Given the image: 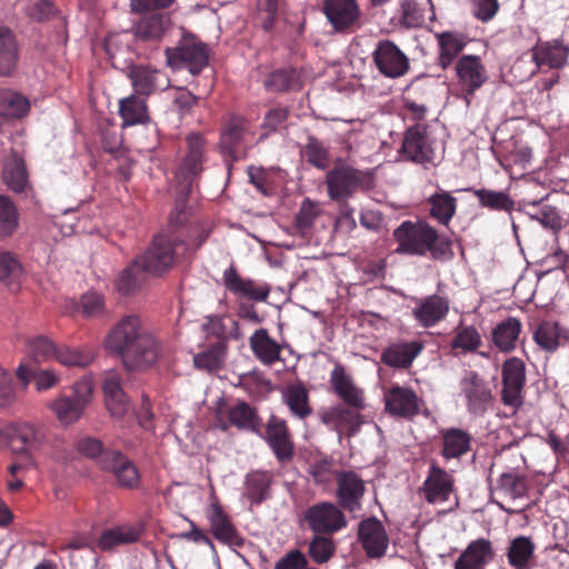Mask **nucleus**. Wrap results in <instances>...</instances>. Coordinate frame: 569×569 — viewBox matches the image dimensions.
I'll return each instance as SVG.
<instances>
[{
    "instance_id": "1",
    "label": "nucleus",
    "mask_w": 569,
    "mask_h": 569,
    "mask_svg": "<svg viewBox=\"0 0 569 569\" xmlns=\"http://www.w3.org/2000/svg\"><path fill=\"white\" fill-rule=\"evenodd\" d=\"M209 231L197 219H192L191 209L176 202L169 216L167 230L158 233L138 262L151 274L160 276L180 260L193 254L207 240Z\"/></svg>"
},
{
    "instance_id": "2",
    "label": "nucleus",
    "mask_w": 569,
    "mask_h": 569,
    "mask_svg": "<svg viewBox=\"0 0 569 569\" xmlns=\"http://www.w3.org/2000/svg\"><path fill=\"white\" fill-rule=\"evenodd\" d=\"M104 346L119 356L129 370L151 368L161 353L160 341L136 315L121 318L109 331Z\"/></svg>"
},
{
    "instance_id": "3",
    "label": "nucleus",
    "mask_w": 569,
    "mask_h": 569,
    "mask_svg": "<svg viewBox=\"0 0 569 569\" xmlns=\"http://www.w3.org/2000/svg\"><path fill=\"white\" fill-rule=\"evenodd\" d=\"M397 242L395 252L416 257H430L435 260H445L453 256L452 240L440 233L427 220H405L392 232Z\"/></svg>"
},
{
    "instance_id": "4",
    "label": "nucleus",
    "mask_w": 569,
    "mask_h": 569,
    "mask_svg": "<svg viewBox=\"0 0 569 569\" xmlns=\"http://www.w3.org/2000/svg\"><path fill=\"white\" fill-rule=\"evenodd\" d=\"M208 158V143L199 132H190L184 138V147L181 149L174 178L180 187L177 202L187 206V196L193 183L200 178Z\"/></svg>"
},
{
    "instance_id": "5",
    "label": "nucleus",
    "mask_w": 569,
    "mask_h": 569,
    "mask_svg": "<svg viewBox=\"0 0 569 569\" xmlns=\"http://www.w3.org/2000/svg\"><path fill=\"white\" fill-rule=\"evenodd\" d=\"M326 186L331 200L346 201L358 191L373 188L372 174L347 163L337 162L326 174Z\"/></svg>"
},
{
    "instance_id": "6",
    "label": "nucleus",
    "mask_w": 569,
    "mask_h": 569,
    "mask_svg": "<svg viewBox=\"0 0 569 569\" xmlns=\"http://www.w3.org/2000/svg\"><path fill=\"white\" fill-rule=\"evenodd\" d=\"M399 154L403 160L427 167L435 164L436 140L430 126L417 122L406 129Z\"/></svg>"
},
{
    "instance_id": "7",
    "label": "nucleus",
    "mask_w": 569,
    "mask_h": 569,
    "mask_svg": "<svg viewBox=\"0 0 569 569\" xmlns=\"http://www.w3.org/2000/svg\"><path fill=\"white\" fill-rule=\"evenodd\" d=\"M92 382L83 378L73 383L69 393H62L50 402L49 408L61 425L69 426L77 422L91 401Z\"/></svg>"
},
{
    "instance_id": "8",
    "label": "nucleus",
    "mask_w": 569,
    "mask_h": 569,
    "mask_svg": "<svg viewBox=\"0 0 569 569\" xmlns=\"http://www.w3.org/2000/svg\"><path fill=\"white\" fill-rule=\"evenodd\" d=\"M173 22L171 16L164 12H151L141 16L133 24L136 43L144 49L158 50L172 31Z\"/></svg>"
},
{
    "instance_id": "9",
    "label": "nucleus",
    "mask_w": 569,
    "mask_h": 569,
    "mask_svg": "<svg viewBox=\"0 0 569 569\" xmlns=\"http://www.w3.org/2000/svg\"><path fill=\"white\" fill-rule=\"evenodd\" d=\"M167 62L176 69L186 68L193 76L199 74L209 61L208 47L194 38H186L177 48H166Z\"/></svg>"
},
{
    "instance_id": "10",
    "label": "nucleus",
    "mask_w": 569,
    "mask_h": 569,
    "mask_svg": "<svg viewBox=\"0 0 569 569\" xmlns=\"http://www.w3.org/2000/svg\"><path fill=\"white\" fill-rule=\"evenodd\" d=\"M365 408H356L337 403L335 406L321 409L319 412L320 421L329 429L336 431L341 439L355 437L365 423V417L361 411Z\"/></svg>"
},
{
    "instance_id": "11",
    "label": "nucleus",
    "mask_w": 569,
    "mask_h": 569,
    "mask_svg": "<svg viewBox=\"0 0 569 569\" xmlns=\"http://www.w3.org/2000/svg\"><path fill=\"white\" fill-rule=\"evenodd\" d=\"M303 519L311 531L320 535H333L348 525L341 508L329 501H321L308 507Z\"/></svg>"
},
{
    "instance_id": "12",
    "label": "nucleus",
    "mask_w": 569,
    "mask_h": 569,
    "mask_svg": "<svg viewBox=\"0 0 569 569\" xmlns=\"http://www.w3.org/2000/svg\"><path fill=\"white\" fill-rule=\"evenodd\" d=\"M224 288L241 302H264L271 291L270 284L242 277L234 264H230L222 274Z\"/></svg>"
},
{
    "instance_id": "13",
    "label": "nucleus",
    "mask_w": 569,
    "mask_h": 569,
    "mask_svg": "<svg viewBox=\"0 0 569 569\" xmlns=\"http://www.w3.org/2000/svg\"><path fill=\"white\" fill-rule=\"evenodd\" d=\"M460 392L466 399V407L473 416H483L492 405L493 395L490 383L477 371H466L460 382Z\"/></svg>"
},
{
    "instance_id": "14",
    "label": "nucleus",
    "mask_w": 569,
    "mask_h": 569,
    "mask_svg": "<svg viewBox=\"0 0 569 569\" xmlns=\"http://www.w3.org/2000/svg\"><path fill=\"white\" fill-rule=\"evenodd\" d=\"M371 56L375 67L386 78L398 79L410 70L408 56L391 40L378 41Z\"/></svg>"
},
{
    "instance_id": "15",
    "label": "nucleus",
    "mask_w": 569,
    "mask_h": 569,
    "mask_svg": "<svg viewBox=\"0 0 569 569\" xmlns=\"http://www.w3.org/2000/svg\"><path fill=\"white\" fill-rule=\"evenodd\" d=\"M266 443L281 465L290 462L296 452L292 433L287 421L276 415H271L266 423L264 433L261 435Z\"/></svg>"
},
{
    "instance_id": "16",
    "label": "nucleus",
    "mask_w": 569,
    "mask_h": 569,
    "mask_svg": "<svg viewBox=\"0 0 569 569\" xmlns=\"http://www.w3.org/2000/svg\"><path fill=\"white\" fill-rule=\"evenodd\" d=\"M455 490V478L436 461L429 465L428 473L419 489L420 495L430 505L443 503Z\"/></svg>"
},
{
    "instance_id": "17",
    "label": "nucleus",
    "mask_w": 569,
    "mask_h": 569,
    "mask_svg": "<svg viewBox=\"0 0 569 569\" xmlns=\"http://www.w3.org/2000/svg\"><path fill=\"white\" fill-rule=\"evenodd\" d=\"M457 84L466 96H473L489 79L486 66L479 56L463 54L456 64Z\"/></svg>"
},
{
    "instance_id": "18",
    "label": "nucleus",
    "mask_w": 569,
    "mask_h": 569,
    "mask_svg": "<svg viewBox=\"0 0 569 569\" xmlns=\"http://www.w3.org/2000/svg\"><path fill=\"white\" fill-rule=\"evenodd\" d=\"M336 483L339 507L348 512L359 511L366 492L363 479L352 470H341L336 475Z\"/></svg>"
},
{
    "instance_id": "19",
    "label": "nucleus",
    "mask_w": 569,
    "mask_h": 569,
    "mask_svg": "<svg viewBox=\"0 0 569 569\" xmlns=\"http://www.w3.org/2000/svg\"><path fill=\"white\" fill-rule=\"evenodd\" d=\"M501 376V399L503 403L511 407H519L522 402L521 393L526 383L525 362L517 357L507 359L502 365Z\"/></svg>"
},
{
    "instance_id": "20",
    "label": "nucleus",
    "mask_w": 569,
    "mask_h": 569,
    "mask_svg": "<svg viewBox=\"0 0 569 569\" xmlns=\"http://www.w3.org/2000/svg\"><path fill=\"white\" fill-rule=\"evenodd\" d=\"M385 406L391 416L412 420L420 413L423 400L411 388L392 386L385 395Z\"/></svg>"
},
{
    "instance_id": "21",
    "label": "nucleus",
    "mask_w": 569,
    "mask_h": 569,
    "mask_svg": "<svg viewBox=\"0 0 569 569\" xmlns=\"http://www.w3.org/2000/svg\"><path fill=\"white\" fill-rule=\"evenodd\" d=\"M568 57L569 47H567L561 40H538V42L531 48V58L536 67L525 77H532L543 67L556 70L562 69L568 63Z\"/></svg>"
},
{
    "instance_id": "22",
    "label": "nucleus",
    "mask_w": 569,
    "mask_h": 569,
    "mask_svg": "<svg viewBox=\"0 0 569 569\" xmlns=\"http://www.w3.org/2000/svg\"><path fill=\"white\" fill-rule=\"evenodd\" d=\"M450 310V300L438 293L417 298L411 315L423 328H431L443 321Z\"/></svg>"
},
{
    "instance_id": "23",
    "label": "nucleus",
    "mask_w": 569,
    "mask_h": 569,
    "mask_svg": "<svg viewBox=\"0 0 569 569\" xmlns=\"http://www.w3.org/2000/svg\"><path fill=\"white\" fill-rule=\"evenodd\" d=\"M207 520L210 526V533L219 542L234 548H242L244 546V538L219 502L211 503L207 512Z\"/></svg>"
},
{
    "instance_id": "24",
    "label": "nucleus",
    "mask_w": 569,
    "mask_h": 569,
    "mask_svg": "<svg viewBox=\"0 0 569 569\" xmlns=\"http://www.w3.org/2000/svg\"><path fill=\"white\" fill-rule=\"evenodd\" d=\"M358 539L369 558L385 556L389 538L382 522L376 517L361 520L358 525Z\"/></svg>"
},
{
    "instance_id": "25",
    "label": "nucleus",
    "mask_w": 569,
    "mask_h": 569,
    "mask_svg": "<svg viewBox=\"0 0 569 569\" xmlns=\"http://www.w3.org/2000/svg\"><path fill=\"white\" fill-rule=\"evenodd\" d=\"M128 77L134 93L144 98L158 90H166L170 86L169 78L162 71L148 66H131Z\"/></svg>"
},
{
    "instance_id": "26",
    "label": "nucleus",
    "mask_w": 569,
    "mask_h": 569,
    "mask_svg": "<svg viewBox=\"0 0 569 569\" xmlns=\"http://www.w3.org/2000/svg\"><path fill=\"white\" fill-rule=\"evenodd\" d=\"M423 349L425 343L419 340L396 341L382 350L380 360L387 367L406 370L412 366Z\"/></svg>"
},
{
    "instance_id": "27",
    "label": "nucleus",
    "mask_w": 569,
    "mask_h": 569,
    "mask_svg": "<svg viewBox=\"0 0 569 569\" xmlns=\"http://www.w3.org/2000/svg\"><path fill=\"white\" fill-rule=\"evenodd\" d=\"M323 12L338 32L349 30L360 18V10L356 0H325Z\"/></svg>"
},
{
    "instance_id": "28",
    "label": "nucleus",
    "mask_w": 569,
    "mask_h": 569,
    "mask_svg": "<svg viewBox=\"0 0 569 569\" xmlns=\"http://www.w3.org/2000/svg\"><path fill=\"white\" fill-rule=\"evenodd\" d=\"M47 432L43 426L28 421H16L13 452L32 455L40 451L47 443Z\"/></svg>"
},
{
    "instance_id": "29",
    "label": "nucleus",
    "mask_w": 569,
    "mask_h": 569,
    "mask_svg": "<svg viewBox=\"0 0 569 569\" xmlns=\"http://www.w3.org/2000/svg\"><path fill=\"white\" fill-rule=\"evenodd\" d=\"M332 391L342 400V405L366 408L363 390L356 386L342 366H336L330 375Z\"/></svg>"
},
{
    "instance_id": "30",
    "label": "nucleus",
    "mask_w": 569,
    "mask_h": 569,
    "mask_svg": "<svg viewBox=\"0 0 569 569\" xmlns=\"http://www.w3.org/2000/svg\"><path fill=\"white\" fill-rule=\"evenodd\" d=\"M495 556L492 543L486 538L472 540L453 563L455 569H483Z\"/></svg>"
},
{
    "instance_id": "31",
    "label": "nucleus",
    "mask_w": 569,
    "mask_h": 569,
    "mask_svg": "<svg viewBox=\"0 0 569 569\" xmlns=\"http://www.w3.org/2000/svg\"><path fill=\"white\" fill-rule=\"evenodd\" d=\"M522 332V322L516 317H507L498 322L491 330L492 346L502 353H510L517 349Z\"/></svg>"
},
{
    "instance_id": "32",
    "label": "nucleus",
    "mask_w": 569,
    "mask_h": 569,
    "mask_svg": "<svg viewBox=\"0 0 569 569\" xmlns=\"http://www.w3.org/2000/svg\"><path fill=\"white\" fill-rule=\"evenodd\" d=\"M219 416H222V413L220 412ZM227 419L228 422H223L222 417H219L220 428L223 431H227L229 426H234L240 430L260 433L261 419L257 410L246 401H240L236 406L230 407L227 410Z\"/></svg>"
},
{
    "instance_id": "33",
    "label": "nucleus",
    "mask_w": 569,
    "mask_h": 569,
    "mask_svg": "<svg viewBox=\"0 0 569 569\" xmlns=\"http://www.w3.org/2000/svg\"><path fill=\"white\" fill-rule=\"evenodd\" d=\"M20 43L16 33L6 26H0V77H12L20 60Z\"/></svg>"
},
{
    "instance_id": "34",
    "label": "nucleus",
    "mask_w": 569,
    "mask_h": 569,
    "mask_svg": "<svg viewBox=\"0 0 569 569\" xmlns=\"http://www.w3.org/2000/svg\"><path fill=\"white\" fill-rule=\"evenodd\" d=\"M441 451L446 461L460 459L471 450V435L460 428H447L440 430Z\"/></svg>"
},
{
    "instance_id": "35",
    "label": "nucleus",
    "mask_w": 569,
    "mask_h": 569,
    "mask_svg": "<svg viewBox=\"0 0 569 569\" xmlns=\"http://www.w3.org/2000/svg\"><path fill=\"white\" fill-rule=\"evenodd\" d=\"M106 406L110 415L121 419L129 410V402L121 387V379L117 372H108L103 381Z\"/></svg>"
},
{
    "instance_id": "36",
    "label": "nucleus",
    "mask_w": 569,
    "mask_h": 569,
    "mask_svg": "<svg viewBox=\"0 0 569 569\" xmlns=\"http://www.w3.org/2000/svg\"><path fill=\"white\" fill-rule=\"evenodd\" d=\"M249 345L253 356L262 365L272 366L280 360L282 347L271 338L267 329L256 330L249 338Z\"/></svg>"
},
{
    "instance_id": "37",
    "label": "nucleus",
    "mask_w": 569,
    "mask_h": 569,
    "mask_svg": "<svg viewBox=\"0 0 569 569\" xmlns=\"http://www.w3.org/2000/svg\"><path fill=\"white\" fill-rule=\"evenodd\" d=\"M429 206L428 214L439 224L449 227L452 218L456 216L458 200L450 192L440 190L430 194L427 200Z\"/></svg>"
},
{
    "instance_id": "38",
    "label": "nucleus",
    "mask_w": 569,
    "mask_h": 569,
    "mask_svg": "<svg viewBox=\"0 0 569 569\" xmlns=\"http://www.w3.org/2000/svg\"><path fill=\"white\" fill-rule=\"evenodd\" d=\"M438 66L447 70L467 46L466 38L456 32H441L437 34Z\"/></svg>"
},
{
    "instance_id": "39",
    "label": "nucleus",
    "mask_w": 569,
    "mask_h": 569,
    "mask_svg": "<svg viewBox=\"0 0 569 569\" xmlns=\"http://www.w3.org/2000/svg\"><path fill=\"white\" fill-rule=\"evenodd\" d=\"M119 116L123 127L146 124L150 121L149 109L144 97L132 93L119 101Z\"/></svg>"
},
{
    "instance_id": "40",
    "label": "nucleus",
    "mask_w": 569,
    "mask_h": 569,
    "mask_svg": "<svg viewBox=\"0 0 569 569\" xmlns=\"http://www.w3.org/2000/svg\"><path fill=\"white\" fill-rule=\"evenodd\" d=\"M536 545L530 537L513 538L507 549L508 563L513 569H531L535 562Z\"/></svg>"
},
{
    "instance_id": "41",
    "label": "nucleus",
    "mask_w": 569,
    "mask_h": 569,
    "mask_svg": "<svg viewBox=\"0 0 569 569\" xmlns=\"http://www.w3.org/2000/svg\"><path fill=\"white\" fill-rule=\"evenodd\" d=\"M246 131V120L231 117L224 124L220 136V148L224 154L237 160L240 157V147Z\"/></svg>"
},
{
    "instance_id": "42",
    "label": "nucleus",
    "mask_w": 569,
    "mask_h": 569,
    "mask_svg": "<svg viewBox=\"0 0 569 569\" xmlns=\"http://www.w3.org/2000/svg\"><path fill=\"white\" fill-rule=\"evenodd\" d=\"M568 339V330L556 321H542L533 332V341L548 352H555Z\"/></svg>"
},
{
    "instance_id": "43",
    "label": "nucleus",
    "mask_w": 569,
    "mask_h": 569,
    "mask_svg": "<svg viewBox=\"0 0 569 569\" xmlns=\"http://www.w3.org/2000/svg\"><path fill=\"white\" fill-rule=\"evenodd\" d=\"M272 475L269 471L253 470L244 479L246 496L251 503L260 505L270 497Z\"/></svg>"
},
{
    "instance_id": "44",
    "label": "nucleus",
    "mask_w": 569,
    "mask_h": 569,
    "mask_svg": "<svg viewBox=\"0 0 569 569\" xmlns=\"http://www.w3.org/2000/svg\"><path fill=\"white\" fill-rule=\"evenodd\" d=\"M17 377L23 383L34 380L38 391H46L53 388L59 382L58 375L52 370H38L34 365L21 362L17 368Z\"/></svg>"
},
{
    "instance_id": "45",
    "label": "nucleus",
    "mask_w": 569,
    "mask_h": 569,
    "mask_svg": "<svg viewBox=\"0 0 569 569\" xmlns=\"http://www.w3.org/2000/svg\"><path fill=\"white\" fill-rule=\"evenodd\" d=\"M283 401L291 415L299 419H306L312 413V408L309 403V392L302 385L288 386L283 392Z\"/></svg>"
},
{
    "instance_id": "46",
    "label": "nucleus",
    "mask_w": 569,
    "mask_h": 569,
    "mask_svg": "<svg viewBox=\"0 0 569 569\" xmlns=\"http://www.w3.org/2000/svg\"><path fill=\"white\" fill-rule=\"evenodd\" d=\"M497 489L511 499L523 498L528 493L527 477L516 471L503 472L497 481Z\"/></svg>"
},
{
    "instance_id": "47",
    "label": "nucleus",
    "mask_w": 569,
    "mask_h": 569,
    "mask_svg": "<svg viewBox=\"0 0 569 569\" xmlns=\"http://www.w3.org/2000/svg\"><path fill=\"white\" fill-rule=\"evenodd\" d=\"M226 349V342L217 340L206 351L193 357L194 366L210 372L219 370L223 366Z\"/></svg>"
},
{
    "instance_id": "48",
    "label": "nucleus",
    "mask_w": 569,
    "mask_h": 569,
    "mask_svg": "<svg viewBox=\"0 0 569 569\" xmlns=\"http://www.w3.org/2000/svg\"><path fill=\"white\" fill-rule=\"evenodd\" d=\"M472 191L477 197L481 207L495 211L511 212L515 206L513 200L503 191H495L489 189H467Z\"/></svg>"
},
{
    "instance_id": "49",
    "label": "nucleus",
    "mask_w": 569,
    "mask_h": 569,
    "mask_svg": "<svg viewBox=\"0 0 569 569\" xmlns=\"http://www.w3.org/2000/svg\"><path fill=\"white\" fill-rule=\"evenodd\" d=\"M301 153L307 162L317 169L325 170L330 164L329 148L313 136H308Z\"/></svg>"
},
{
    "instance_id": "50",
    "label": "nucleus",
    "mask_w": 569,
    "mask_h": 569,
    "mask_svg": "<svg viewBox=\"0 0 569 569\" xmlns=\"http://www.w3.org/2000/svg\"><path fill=\"white\" fill-rule=\"evenodd\" d=\"M146 270L136 258L132 263L121 271L116 279V288L123 296L132 293L144 280Z\"/></svg>"
},
{
    "instance_id": "51",
    "label": "nucleus",
    "mask_w": 569,
    "mask_h": 569,
    "mask_svg": "<svg viewBox=\"0 0 569 569\" xmlns=\"http://www.w3.org/2000/svg\"><path fill=\"white\" fill-rule=\"evenodd\" d=\"M3 180L12 191H24L28 184V173L24 161L21 158L13 157L6 163Z\"/></svg>"
},
{
    "instance_id": "52",
    "label": "nucleus",
    "mask_w": 569,
    "mask_h": 569,
    "mask_svg": "<svg viewBox=\"0 0 569 569\" xmlns=\"http://www.w3.org/2000/svg\"><path fill=\"white\" fill-rule=\"evenodd\" d=\"M482 345L481 336L473 326H459L450 342L451 350H461L463 353L475 352Z\"/></svg>"
},
{
    "instance_id": "53",
    "label": "nucleus",
    "mask_w": 569,
    "mask_h": 569,
    "mask_svg": "<svg viewBox=\"0 0 569 569\" xmlns=\"http://www.w3.org/2000/svg\"><path fill=\"white\" fill-rule=\"evenodd\" d=\"M299 82V74L293 68H280L272 71L264 80V88L270 92H283L293 89Z\"/></svg>"
},
{
    "instance_id": "54",
    "label": "nucleus",
    "mask_w": 569,
    "mask_h": 569,
    "mask_svg": "<svg viewBox=\"0 0 569 569\" xmlns=\"http://www.w3.org/2000/svg\"><path fill=\"white\" fill-rule=\"evenodd\" d=\"M328 536L316 533L309 542L308 553L318 565L328 562L336 552L335 541Z\"/></svg>"
},
{
    "instance_id": "55",
    "label": "nucleus",
    "mask_w": 569,
    "mask_h": 569,
    "mask_svg": "<svg viewBox=\"0 0 569 569\" xmlns=\"http://www.w3.org/2000/svg\"><path fill=\"white\" fill-rule=\"evenodd\" d=\"M19 214L14 203L0 196V239L10 237L18 228Z\"/></svg>"
},
{
    "instance_id": "56",
    "label": "nucleus",
    "mask_w": 569,
    "mask_h": 569,
    "mask_svg": "<svg viewBox=\"0 0 569 569\" xmlns=\"http://www.w3.org/2000/svg\"><path fill=\"white\" fill-rule=\"evenodd\" d=\"M283 4L284 0H257V20L264 31L273 29Z\"/></svg>"
},
{
    "instance_id": "57",
    "label": "nucleus",
    "mask_w": 569,
    "mask_h": 569,
    "mask_svg": "<svg viewBox=\"0 0 569 569\" xmlns=\"http://www.w3.org/2000/svg\"><path fill=\"white\" fill-rule=\"evenodd\" d=\"M58 348L47 337L38 336L29 339L28 353L36 363L56 358Z\"/></svg>"
},
{
    "instance_id": "58",
    "label": "nucleus",
    "mask_w": 569,
    "mask_h": 569,
    "mask_svg": "<svg viewBox=\"0 0 569 569\" xmlns=\"http://www.w3.org/2000/svg\"><path fill=\"white\" fill-rule=\"evenodd\" d=\"M98 465L102 470L111 472L116 478L127 466H132L133 462L121 451L109 450L100 457Z\"/></svg>"
},
{
    "instance_id": "59",
    "label": "nucleus",
    "mask_w": 569,
    "mask_h": 569,
    "mask_svg": "<svg viewBox=\"0 0 569 569\" xmlns=\"http://www.w3.org/2000/svg\"><path fill=\"white\" fill-rule=\"evenodd\" d=\"M338 471H335V460L330 457H325L315 460L309 466V475L312 477L316 483L327 485L333 478Z\"/></svg>"
},
{
    "instance_id": "60",
    "label": "nucleus",
    "mask_w": 569,
    "mask_h": 569,
    "mask_svg": "<svg viewBox=\"0 0 569 569\" xmlns=\"http://www.w3.org/2000/svg\"><path fill=\"white\" fill-rule=\"evenodd\" d=\"M56 359L68 367H87L92 362L93 355L91 351L63 347L58 348Z\"/></svg>"
},
{
    "instance_id": "61",
    "label": "nucleus",
    "mask_w": 569,
    "mask_h": 569,
    "mask_svg": "<svg viewBox=\"0 0 569 569\" xmlns=\"http://www.w3.org/2000/svg\"><path fill=\"white\" fill-rule=\"evenodd\" d=\"M2 106L12 118L26 116L30 109L29 100L17 92H8L2 97Z\"/></svg>"
},
{
    "instance_id": "62",
    "label": "nucleus",
    "mask_w": 569,
    "mask_h": 569,
    "mask_svg": "<svg viewBox=\"0 0 569 569\" xmlns=\"http://www.w3.org/2000/svg\"><path fill=\"white\" fill-rule=\"evenodd\" d=\"M24 13L33 21L42 22L56 14L54 4L48 0L30 2L24 7Z\"/></svg>"
},
{
    "instance_id": "63",
    "label": "nucleus",
    "mask_w": 569,
    "mask_h": 569,
    "mask_svg": "<svg viewBox=\"0 0 569 569\" xmlns=\"http://www.w3.org/2000/svg\"><path fill=\"white\" fill-rule=\"evenodd\" d=\"M318 216V206L309 199L303 200L299 212L296 216V224L298 229L302 232L309 230Z\"/></svg>"
},
{
    "instance_id": "64",
    "label": "nucleus",
    "mask_w": 569,
    "mask_h": 569,
    "mask_svg": "<svg viewBox=\"0 0 569 569\" xmlns=\"http://www.w3.org/2000/svg\"><path fill=\"white\" fill-rule=\"evenodd\" d=\"M308 559L299 549H292L282 556L276 563L273 569H307Z\"/></svg>"
}]
</instances>
